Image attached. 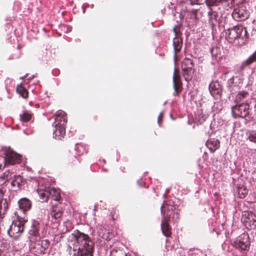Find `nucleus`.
Here are the masks:
<instances>
[{"label": "nucleus", "mask_w": 256, "mask_h": 256, "mask_svg": "<svg viewBox=\"0 0 256 256\" xmlns=\"http://www.w3.org/2000/svg\"><path fill=\"white\" fill-rule=\"evenodd\" d=\"M256 62V50L242 62L244 66H248Z\"/></svg>", "instance_id": "7c9ffc66"}, {"label": "nucleus", "mask_w": 256, "mask_h": 256, "mask_svg": "<svg viewBox=\"0 0 256 256\" xmlns=\"http://www.w3.org/2000/svg\"><path fill=\"white\" fill-rule=\"evenodd\" d=\"M6 166V159L4 156H0V170Z\"/></svg>", "instance_id": "a19ab883"}, {"label": "nucleus", "mask_w": 256, "mask_h": 256, "mask_svg": "<svg viewBox=\"0 0 256 256\" xmlns=\"http://www.w3.org/2000/svg\"><path fill=\"white\" fill-rule=\"evenodd\" d=\"M249 96V93L244 90L240 92L236 96L235 98V101L236 102H240L242 100H244Z\"/></svg>", "instance_id": "c85d7f7f"}, {"label": "nucleus", "mask_w": 256, "mask_h": 256, "mask_svg": "<svg viewBox=\"0 0 256 256\" xmlns=\"http://www.w3.org/2000/svg\"><path fill=\"white\" fill-rule=\"evenodd\" d=\"M55 128V130L54 131L53 134L54 137L56 139L61 140L62 138H64L66 133L65 126H54Z\"/></svg>", "instance_id": "a211bd4d"}, {"label": "nucleus", "mask_w": 256, "mask_h": 256, "mask_svg": "<svg viewBox=\"0 0 256 256\" xmlns=\"http://www.w3.org/2000/svg\"><path fill=\"white\" fill-rule=\"evenodd\" d=\"M173 87L174 90V95L178 96L182 90V83L180 74L178 68H174L172 76Z\"/></svg>", "instance_id": "1a4fd4ad"}, {"label": "nucleus", "mask_w": 256, "mask_h": 256, "mask_svg": "<svg viewBox=\"0 0 256 256\" xmlns=\"http://www.w3.org/2000/svg\"><path fill=\"white\" fill-rule=\"evenodd\" d=\"M41 248L40 250L41 253H44V251L46 250L50 246V241L48 240H44L40 242Z\"/></svg>", "instance_id": "473e14b6"}, {"label": "nucleus", "mask_w": 256, "mask_h": 256, "mask_svg": "<svg viewBox=\"0 0 256 256\" xmlns=\"http://www.w3.org/2000/svg\"><path fill=\"white\" fill-rule=\"evenodd\" d=\"M181 68L185 80L188 82L191 80L195 71L193 61L189 58H184L182 62Z\"/></svg>", "instance_id": "39448f33"}, {"label": "nucleus", "mask_w": 256, "mask_h": 256, "mask_svg": "<svg viewBox=\"0 0 256 256\" xmlns=\"http://www.w3.org/2000/svg\"><path fill=\"white\" fill-rule=\"evenodd\" d=\"M226 38L230 43H234L236 40L241 45L248 41L249 37L246 28L241 24L230 28L225 30Z\"/></svg>", "instance_id": "f03ea898"}, {"label": "nucleus", "mask_w": 256, "mask_h": 256, "mask_svg": "<svg viewBox=\"0 0 256 256\" xmlns=\"http://www.w3.org/2000/svg\"><path fill=\"white\" fill-rule=\"evenodd\" d=\"M249 236L247 234H242L234 242V246L242 250H248L250 246Z\"/></svg>", "instance_id": "6e6552de"}, {"label": "nucleus", "mask_w": 256, "mask_h": 256, "mask_svg": "<svg viewBox=\"0 0 256 256\" xmlns=\"http://www.w3.org/2000/svg\"><path fill=\"white\" fill-rule=\"evenodd\" d=\"M54 122L53 126H65L67 122L66 114L62 110H59L56 112L54 115Z\"/></svg>", "instance_id": "ddd939ff"}, {"label": "nucleus", "mask_w": 256, "mask_h": 256, "mask_svg": "<svg viewBox=\"0 0 256 256\" xmlns=\"http://www.w3.org/2000/svg\"><path fill=\"white\" fill-rule=\"evenodd\" d=\"M24 184V180L23 178L20 176H16L14 180L11 182V186L14 188V190L17 191L21 188V186Z\"/></svg>", "instance_id": "f3484780"}, {"label": "nucleus", "mask_w": 256, "mask_h": 256, "mask_svg": "<svg viewBox=\"0 0 256 256\" xmlns=\"http://www.w3.org/2000/svg\"><path fill=\"white\" fill-rule=\"evenodd\" d=\"M241 221L247 229L250 230L256 228V215L252 212H243Z\"/></svg>", "instance_id": "423d86ee"}, {"label": "nucleus", "mask_w": 256, "mask_h": 256, "mask_svg": "<svg viewBox=\"0 0 256 256\" xmlns=\"http://www.w3.org/2000/svg\"><path fill=\"white\" fill-rule=\"evenodd\" d=\"M168 242V240L167 239V240H166V242Z\"/></svg>", "instance_id": "09e8293b"}, {"label": "nucleus", "mask_w": 256, "mask_h": 256, "mask_svg": "<svg viewBox=\"0 0 256 256\" xmlns=\"http://www.w3.org/2000/svg\"><path fill=\"white\" fill-rule=\"evenodd\" d=\"M40 229V222L37 220H32L30 228L29 230V234L30 235L38 236L39 235Z\"/></svg>", "instance_id": "412c9836"}, {"label": "nucleus", "mask_w": 256, "mask_h": 256, "mask_svg": "<svg viewBox=\"0 0 256 256\" xmlns=\"http://www.w3.org/2000/svg\"><path fill=\"white\" fill-rule=\"evenodd\" d=\"M161 212L162 214V220H167L170 222V219L174 222H177L179 218L178 210L175 206L164 202L161 206Z\"/></svg>", "instance_id": "20e7f679"}, {"label": "nucleus", "mask_w": 256, "mask_h": 256, "mask_svg": "<svg viewBox=\"0 0 256 256\" xmlns=\"http://www.w3.org/2000/svg\"><path fill=\"white\" fill-rule=\"evenodd\" d=\"M250 106L248 102L242 103L233 106L232 108V112L234 118H244L248 116L250 114Z\"/></svg>", "instance_id": "0eeeda50"}, {"label": "nucleus", "mask_w": 256, "mask_h": 256, "mask_svg": "<svg viewBox=\"0 0 256 256\" xmlns=\"http://www.w3.org/2000/svg\"><path fill=\"white\" fill-rule=\"evenodd\" d=\"M206 146L212 152H214L220 146V141L218 139H210L206 142Z\"/></svg>", "instance_id": "6ab92c4d"}, {"label": "nucleus", "mask_w": 256, "mask_h": 256, "mask_svg": "<svg viewBox=\"0 0 256 256\" xmlns=\"http://www.w3.org/2000/svg\"><path fill=\"white\" fill-rule=\"evenodd\" d=\"M228 0H205L204 3L208 7V10H213L212 7L218 6L220 3H222L224 2H227Z\"/></svg>", "instance_id": "cd10ccee"}, {"label": "nucleus", "mask_w": 256, "mask_h": 256, "mask_svg": "<svg viewBox=\"0 0 256 256\" xmlns=\"http://www.w3.org/2000/svg\"><path fill=\"white\" fill-rule=\"evenodd\" d=\"M164 116V112H161L158 116V123L160 126H162V118Z\"/></svg>", "instance_id": "79ce46f5"}, {"label": "nucleus", "mask_w": 256, "mask_h": 256, "mask_svg": "<svg viewBox=\"0 0 256 256\" xmlns=\"http://www.w3.org/2000/svg\"><path fill=\"white\" fill-rule=\"evenodd\" d=\"M8 207V204L6 198H1L0 200V217L3 218L4 214L7 212Z\"/></svg>", "instance_id": "b1692460"}, {"label": "nucleus", "mask_w": 256, "mask_h": 256, "mask_svg": "<svg viewBox=\"0 0 256 256\" xmlns=\"http://www.w3.org/2000/svg\"><path fill=\"white\" fill-rule=\"evenodd\" d=\"M6 159V164L14 165L21 162L22 156L13 151H8L4 157Z\"/></svg>", "instance_id": "9d476101"}, {"label": "nucleus", "mask_w": 256, "mask_h": 256, "mask_svg": "<svg viewBox=\"0 0 256 256\" xmlns=\"http://www.w3.org/2000/svg\"><path fill=\"white\" fill-rule=\"evenodd\" d=\"M12 172L10 170H6L0 176V186H3L12 177Z\"/></svg>", "instance_id": "393cba45"}, {"label": "nucleus", "mask_w": 256, "mask_h": 256, "mask_svg": "<svg viewBox=\"0 0 256 256\" xmlns=\"http://www.w3.org/2000/svg\"><path fill=\"white\" fill-rule=\"evenodd\" d=\"M232 16L237 21H242L248 18L249 14L246 8L242 6L234 10Z\"/></svg>", "instance_id": "9b49d317"}, {"label": "nucleus", "mask_w": 256, "mask_h": 256, "mask_svg": "<svg viewBox=\"0 0 256 256\" xmlns=\"http://www.w3.org/2000/svg\"><path fill=\"white\" fill-rule=\"evenodd\" d=\"M248 139L250 141L256 143V132H252L248 136Z\"/></svg>", "instance_id": "58836bf2"}, {"label": "nucleus", "mask_w": 256, "mask_h": 256, "mask_svg": "<svg viewBox=\"0 0 256 256\" xmlns=\"http://www.w3.org/2000/svg\"><path fill=\"white\" fill-rule=\"evenodd\" d=\"M209 90L210 94L215 98H221L222 88L218 81H213L211 82L209 85Z\"/></svg>", "instance_id": "f8f14e48"}, {"label": "nucleus", "mask_w": 256, "mask_h": 256, "mask_svg": "<svg viewBox=\"0 0 256 256\" xmlns=\"http://www.w3.org/2000/svg\"><path fill=\"white\" fill-rule=\"evenodd\" d=\"M32 113L28 111H25L20 114V120L23 122H30L32 120Z\"/></svg>", "instance_id": "bb28decb"}, {"label": "nucleus", "mask_w": 256, "mask_h": 256, "mask_svg": "<svg viewBox=\"0 0 256 256\" xmlns=\"http://www.w3.org/2000/svg\"><path fill=\"white\" fill-rule=\"evenodd\" d=\"M190 4L192 6L194 5H201L204 3L205 0H188Z\"/></svg>", "instance_id": "4c0bfd02"}, {"label": "nucleus", "mask_w": 256, "mask_h": 256, "mask_svg": "<svg viewBox=\"0 0 256 256\" xmlns=\"http://www.w3.org/2000/svg\"><path fill=\"white\" fill-rule=\"evenodd\" d=\"M98 234L100 236H101L102 238H104V236L102 235L101 236V232H98Z\"/></svg>", "instance_id": "de8ad7c7"}, {"label": "nucleus", "mask_w": 256, "mask_h": 256, "mask_svg": "<svg viewBox=\"0 0 256 256\" xmlns=\"http://www.w3.org/2000/svg\"><path fill=\"white\" fill-rule=\"evenodd\" d=\"M160 226L162 234L167 238L170 237L172 234V229L169 222L165 220H162Z\"/></svg>", "instance_id": "2eb2a0df"}, {"label": "nucleus", "mask_w": 256, "mask_h": 256, "mask_svg": "<svg viewBox=\"0 0 256 256\" xmlns=\"http://www.w3.org/2000/svg\"><path fill=\"white\" fill-rule=\"evenodd\" d=\"M18 205L20 208L24 212L30 209L32 202L28 198H22L18 201Z\"/></svg>", "instance_id": "4be33fe9"}, {"label": "nucleus", "mask_w": 256, "mask_h": 256, "mask_svg": "<svg viewBox=\"0 0 256 256\" xmlns=\"http://www.w3.org/2000/svg\"><path fill=\"white\" fill-rule=\"evenodd\" d=\"M111 256H128V255L122 250L113 249L111 252Z\"/></svg>", "instance_id": "72a5a7b5"}, {"label": "nucleus", "mask_w": 256, "mask_h": 256, "mask_svg": "<svg viewBox=\"0 0 256 256\" xmlns=\"http://www.w3.org/2000/svg\"><path fill=\"white\" fill-rule=\"evenodd\" d=\"M138 183L140 186H142V184H144V182L142 180L138 181Z\"/></svg>", "instance_id": "a18cd8bd"}, {"label": "nucleus", "mask_w": 256, "mask_h": 256, "mask_svg": "<svg viewBox=\"0 0 256 256\" xmlns=\"http://www.w3.org/2000/svg\"><path fill=\"white\" fill-rule=\"evenodd\" d=\"M210 52L212 56H214L215 58H217L218 55L220 54V48L218 47L212 48H211Z\"/></svg>", "instance_id": "c9c22d12"}, {"label": "nucleus", "mask_w": 256, "mask_h": 256, "mask_svg": "<svg viewBox=\"0 0 256 256\" xmlns=\"http://www.w3.org/2000/svg\"><path fill=\"white\" fill-rule=\"evenodd\" d=\"M198 9H192L190 12L191 16H194V18L196 20H198Z\"/></svg>", "instance_id": "ea45409f"}, {"label": "nucleus", "mask_w": 256, "mask_h": 256, "mask_svg": "<svg viewBox=\"0 0 256 256\" xmlns=\"http://www.w3.org/2000/svg\"><path fill=\"white\" fill-rule=\"evenodd\" d=\"M173 46L174 50V58L176 60L177 54L180 51L182 46V40L179 36H176L173 39Z\"/></svg>", "instance_id": "dca6fc26"}, {"label": "nucleus", "mask_w": 256, "mask_h": 256, "mask_svg": "<svg viewBox=\"0 0 256 256\" xmlns=\"http://www.w3.org/2000/svg\"><path fill=\"white\" fill-rule=\"evenodd\" d=\"M50 196H52L56 201H60L61 199V196L60 192L54 188H50Z\"/></svg>", "instance_id": "2f4dec72"}, {"label": "nucleus", "mask_w": 256, "mask_h": 256, "mask_svg": "<svg viewBox=\"0 0 256 256\" xmlns=\"http://www.w3.org/2000/svg\"><path fill=\"white\" fill-rule=\"evenodd\" d=\"M4 252L0 249V256H4Z\"/></svg>", "instance_id": "49530a36"}, {"label": "nucleus", "mask_w": 256, "mask_h": 256, "mask_svg": "<svg viewBox=\"0 0 256 256\" xmlns=\"http://www.w3.org/2000/svg\"><path fill=\"white\" fill-rule=\"evenodd\" d=\"M16 219L12 222L8 233L10 237L16 238L24 230L25 224L28 220L25 217H22L17 212H15Z\"/></svg>", "instance_id": "7ed1b4c3"}, {"label": "nucleus", "mask_w": 256, "mask_h": 256, "mask_svg": "<svg viewBox=\"0 0 256 256\" xmlns=\"http://www.w3.org/2000/svg\"><path fill=\"white\" fill-rule=\"evenodd\" d=\"M208 16L209 22L212 26H214L216 23L218 22L220 20L218 12L214 10H208Z\"/></svg>", "instance_id": "aec40b11"}, {"label": "nucleus", "mask_w": 256, "mask_h": 256, "mask_svg": "<svg viewBox=\"0 0 256 256\" xmlns=\"http://www.w3.org/2000/svg\"><path fill=\"white\" fill-rule=\"evenodd\" d=\"M64 214V210L60 204H58L52 206V207L50 215L52 218L56 220L61 218Z\"/></svg>", "instance_id": "4468645a"}, {"label": "nucleus", "mask_w": 256, "mask_h": 256, "mask_svg": "<svg viewBox=\"0 0 256 256\" xmlns=\"http://www.w3.org/2000/svg\"><path fill=\"white\" fill-rule=\"evenodd\" d=\"M38 192L40 196V198L42 202H47L48 198L50 197V188L45 190L40 189L38 190Z\"/></svg>", "instance_id": "5701e85b"}, {"label": "nucleus", "mask_w": 256, "mask_h": 256, "mask_svg": "<svg viewBox=\"0 0 256 256\" xmlns=\"http://www.w3.org/2000/svg\"><path fill=\"white\" fill-rule=\"evenodd\" d=\"M245 0H232L231 4L232 5H238L244 2Z\"/></svg>", "instance_id": "37998d69"}, {"label": "nucleus", "mask_w": 256, "mask_h": 256, "mask_svg": "<svg viewBox=\"0 0 256 256\" xmlns=\"http://www.w3.org/2000/svg\"><path fill=\"white\" fill-rule=\"evenodd\" d=\"M173 30L175 33L176 36H179V34L180 33V30H178L176 26H174L173 28Z\"/></svg>", "instance_id": "c03bdc74"}, {"label": "nucleus", "mask_w": 256, "mask_h": 256, "mask_svg": "<svg viewBox=\"0 0 256 256\" xmlns=\"http://www.w3.org/2000/svg\"><path fill=\"white\" fill-rule=\"evenodd\" d=\"M72 235L79 244L74 246L72 256H92L94 244L89 236L78 230Z\"/></svg>", "instance_id": "f257e3e1"}, {"label": "nucleus", "mask_w": 256, "mask_h": 256, "mask_svg": "<svg viewBox=\"0 0 256 256\" xmlns=\"http://www.w3.org/2000/svg\"><path fill=\"white\" fill-rule=\"evenodd\" d=\"M68 163L72 166H76L80 163V160L74 154H70L67 158Z\"/></svg>", "instance_id": "c756f323"}, {"label": "nucleus", "mask_w": 256, "mask_h": 256, "mask_svg": "<svg viewBox=\"0 0 256 256\" xmlns=\"http://www.w3.org/2000/svg\"><path fill=\"white\" fill-rule=\"evenodd\" d=\"M16 92L24 98H27L28 96V92L20 84L17 86L16 88Z\"/></svg>", "instance_id": "a878e982"}, {"label": "nucleus", "mask_w": 256, "mask_h": 256, "mask_svg": "<svg viewBox=\"0 0 256 256\" xmlns=\"http://www.w3.org/2000/svg\"><path fill=\"white\" fill-rule=\"evenodd\" d=\"M239 197L241 198H244L248 194V190L246 188H240L238 190Z\"/></svg>", "instance_id": "f704fd0d"}, {"label": "nucleus", "mask_w": 256, "mask_h": 256, "mask_svg": "<svg viewBox=\"0 0 256 256\" xmlns=\"http://www.w3.org/2000/svg\"><path fill=\"white\" fill-rule=\"evenodd\" d=\"M206 116L202 113V112H200L198 114V116L196 118L198 120V121L200 124H202L204 121H206Z\"/></svg>", "instance_id": "e433bc0d"}]
</instances>
